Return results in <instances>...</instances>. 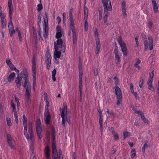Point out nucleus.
<instances>
[{
    "label": "nucleus",
    "mask_w": 159,
    "mask_h": 159,
    "mask_svg": "<svg viewBox=\"0 0 159 159\" xmlns=\"http://www.w3.org/2000/svg\"><path fill=\"white\" fill-rule=\"evenodd\" d=\"M153 80H149L148 81L147 84L148 86V89L152 91L154 90V88L152 86V82Z\"/></svg>",
    "instance_id": "b1692460"
},
{
    "label": "nucleus",
    "mask_w": 159,
    "mask_h": 159,
    "mask_svg": "<svg viewBox=\"0 0 159 159\" xmlns=\"http://www.w3.org/2000/svg\"><path fill=\"white\" fill-rule=\"evenodd\" d=\"M6 62L7 64L9 66H10V65H12V62H11L10 59H7L6 61Z\"/></svg>",
    "instance_id": "13d9d810"
},
{
    "label": "nucleus",
    "mask_w": 159,
    "mask_h": 159,
    "mask_svg": "<svg viewBox=\"0 0 159 159\" xmlns=\"http://www.w3.org/2000/svg\"><path fill=\"white\" fill-rule=\"evenodd\" d=\"M7 142L8 146L11 149H15V146L13 144L12 139L10 134H7Z\"/></svg>",
    "instance_id": "9b49d317"
},
{
    "label": "nucleus",
    "mask_w": 159,
    "mask_h": 159,
    "mask_svg": "<svg viewBox=\"0 0 159 159\" xmlns=\"http://www.w3.org/2000/svg\"><path fill=\"white\" fill-rule=\"evenodd\" d=\"M148 147V145L147 143H146L144 144L142 148V151L143 152H145V149Z\"/></svg>",
    "instance_id": "6e6d98bb"
},
{
    "label": "nucleus",
    "mask_w": 159,
    "mask_h": 159,
    "mask_svg": "<svg viewBox=\"0 0 159 159\" xmlns=\"http://www.w3.org/2000/svg\"><path fill=\"white\" fill-rule=\"evenodd\" d=\"M122 11L125 10H126L127 7L126 5V2L124 1H122L121 2V7Z\"/></svg>",
    "instance_id": "473e14b6"
},
{
    "label": "nucleus",
    "mask_w": 159,
    "mask_h": 159,
    "mask_svg": "<svg viewBox=\"0 0 159 159\" xmlns=\"http://www.w3.org/2000/svg\"><path fill=\"white\" fill-rule=\"evenodd\" d=\"M120 47L121 48V51L125 56H127L128 55L126 46L125 43L123 41L122 37L120 36L117 40Z\"/></svg>",
    "instance_id": "20e7f679"
},
{
    "label": "nucleus",
    "mask_w": 159,
    "mask_h": 159,
    "mask_svg": "<svg viewBox=\"0 0 159 159\" xmlns=\"http://www.w3.org/2000/svg\"><path fill=\"white\" fill-rule=\"evenodd\" d=\"M28 82L27 83L25 87H23L25 89V96L29 100L30 96V93L31 92V86L29 79H28Z\"/></svg>",
    "instance_id": "9d476101"
},
{
    "label": "nucleus",
    "mask_w": 159,
    "mask_h": 159,
    "mask_svg": "<svg viewBox=\"0 0 159 159\" xmlns=\"http://www.w3.org/2000/svg\"><path fill=\"white\" fill-rule=\"evenodd\" d=\"M6 121L7 125L10 126H11L12 124L11 121V118H10L7 117L6 118Z\"/></svg>",
    "instance_id": "58836bf2"
},
{
    "label": "nucleus",
    "mask_w": 159,
    "mask_h": 159,
    "mask_svg": "<svg viewBox=\"0 0 159 159\" xmlns=\"http://www.w3.org/2000/svg\"><path fill=\"white\" fill-rule=\"evenodd\" d=\"M66 116V115H63V114H62V115H61V117L62 118V121H61V124L63 126H65V121H66L65 120V117Z\"/></svg>",
    "instance_id": "c9c22d12"
},
{
    "label": "nucleus",
    "mask_w": 159,
    "mask_h": 159,
    "mask_svg": "<svg viewBox=\"0 0 159 159\" xmlns=\"http://www.w3.org/2000/svg\"><path fill=\"white\" fill-rule=\"evenodd\" d=\"M9 18H10V22L9 23L8 25V27L9 29L13 28V26L12 24V17L11 16V18L9 16Z\"/></svg>",
    "instance_id": "a19ab883"
},
{
    "label": "nucleus",
    "mask_w": 159,
    "mask_h": 159,
    "mask_svg": "<svg viewBox=\"0 0 159 159\" xmlns=\"http://www.w3.org/2000/svg\"><path fill=\"white\" fill-rule=\"evenodd\" d=\"M24 127V134L26 138L28 140H29L30 138L29 136L27 133V124H23Z\"/></svg>",
    "instance_id": "412c9836"
},
{
    "label": "nucleus",
    "mask_w": 159,
    "mask_h": 159,
    "mask_svg": "<svg viewBox=\"0 0 159 159\" xmlns=\"http://www.w3.org/2000/svg\"><path fill=\"white\" fill-rule=\"evenodd\" d=\"M142 36L143 38V41L144 42V45L146 48H147L148 47V45L149 46V49L151 50L153 49V39L151 36H149L148 37V41L147 40L146 36L144 33L142 34Z\"/></svg>",
    "instance_id": "f03ea898"
},
{
    "label": "nucleus",
    "mask_w": 159,
    "mask_h": 159,
    "mask_svg": "<svg viewBox=\"0 0 159 159\" xmlns=\"http://www.w3.org/2000/svg\"><path fill=\"white\" fill-rule=\"evenodd\" d=\"M113 135L114 136V139L116 141L119 139V136L116 133L113 134Z\"/></svg>",
    "instance_id": "3c124183"
},
{
    "label": "nucleus",
    "mask_w": 159,
    "mask_h": 159,
    "mask_svg": "<svg viewBox=\"0 0 159 159\" xmlns=\"http://www.w3.org/2000/svg\"><path fill=\"white\" fill-rule=\"evenodd\" d=\"M82 98V92H80V95L79 97V100L80 102H81Z\"/></svg>",
    "instance_id": "680f3d73"
},
{
    "label": "nucleus",
    "mask_w": 159,
    "mask_h": 159,
    "mask_svg": "<svg viewBox=\"0 0 159 159\" xmlns=\"http://www.w3.org/2000/svg\"><path fill=\"white\" fill-rule=\"evenodd\" d=\"M32 69H36V64L35 58L34 57H33L32 58Z\"/></svg>",
    "instance_id": "72a5a7b5"
},
{
    "label": "nucleus",
    "mask_w": 159,
    "mask_h": 159,
    "mask_svg": "<svg viewBox=\"0 0 159 159\" xmlns=\"http://www.w3.org/2000/svg\"><path fill=\"white\" fill-rule=\"evenodd\" d=\"M94 34L95 36L96 37L95 41L96 42L100 43V41L99 40V33L98 32L97 29H96L95 30L94 32Z\"/></svg>",
    "instance_id": "bb28decb"
},
{
    "label": "nucleus",
    "mask_w": 159,
    "mask_h": 159,
    "mask_svg": "<svg viewBox=\"0 0 159 159\" xmlns=\"http://www.w3.org/2000/svg\"><path fill=\"white\" fill-rule=\"evenodd\" d=\"M115 58L117 60L118 62H120V57L118 54L115 55Z\"/></svg>",
    "instance_id": "8fccbe9b"
},
{
    "label": "nucleus",
    "mask_w": 159,
    "mask_h": 159,
    "mask_svg": "<svg viewBox=\"0 0 159 159\" xmlns=\"http://www.w3.org/2000/svg\"><path fill=\"white\" fill-rule=\"evenodd\" d=\"M53 155V159H59L57 153H52Z\"/></svg>",
    "instance_id": "09e8293b"
},
{
    "label": "nucleus",
    "mask_w": 159,
    "mask_h": 159,
    "mask_svg": "<svg viewBox=\"0 0 159 159\" xmlns=\"http://www.w3.org/2000/svg\"><path fill=\"white\" fill-rule=\"evenodd\" d=\"M143 84V80H140V88H141Z\"/></svg>",
    "instance_id": "338daca9"
},
{
    "label": "nucleus",
    "mask_w": 159,
    "mask_h": 159,
    "mask_svg": "<svg viewBox=\"0 0 159 159\" xmlns=\"http://www.w3.org/2000/svg\"><path fill=\"white\" fill-rule=\"evenodd\" d=\"M152 3L153 11L155 13H157L158 11L157 4L155 0H152Z\"/></svg>",
    "instance_id": "a211bd4d"
},
{
    "label": "nucleus",
    "mask_w": 159,
    "mask_h": 159,
    "mask_svg": "<svg viewBox=\"0 0 159 159\" xmlns=\"http://www.w3.org/2000/svg\"><path fill=\"white\" fill-rule=\"evenodd\" d=\"M79 74H82V67L81 63H79Z\"/></svg>",
    "instance_id": "79ce46f5"
},
{
    "label": "nucleus",
    "mask_w": 159,
    "mask_h": 159,
    "mask_svg": "<svg viewBox=\"0 0 159 159\" xmlns=\"http://www.w3.org/2000/svg\"><path fill=\"white\" fill-rule=\"evenodd\" d=\"M43 9V6L41 4H39L38 5V11H40Z\"/></svg>",
    "instance_id": "052dcab7"
},
{
    "label": "nucleus",
    "mask_w": 159,
    "mask_h": 159,
    "mask_svg": "<svg viewBox=\"0 0 159 159\" xmlns=\"http://www.w3.org/2000/svg\"><path fill=\"white\" fill-rule=\"evenodd\" d=\"M99 113V116H100L99 119V124L100 125V129L102 132L103 130V128H102V121H103V118L102 116L101 115L102 114L101 111H98Z\"/></svg>",
    "instance_id": "aec40b11"
},
{
    "label": "nucleus",
    "mask_w": 159,
    "mask_h": 159,
    "mask_svg": "<svg viewBox=\"0 0 159 159\" xmlns=\"http://www.w3.org/2000/svg\"><path fill=\"white\" fill-rule=\"evenodd\" d=\"M28 132L30 135L29 139L32 140L34 138V134L33 132L32 127L31 126L29 127Z\"/></svg>",
    "instance_id": "a878e982"
},
{
    "label": "nucleus",
    "mask_w": 159,
    "mask_h": 159,
    "mask_svg": "<svg viewBox=\"0 0 159 159\" xmlns=\"http://www.w3.org/2000/svg\"><path fill=\"white\" fill-rule=\"evenodd\" d=\"M130 89L131 92H133L134 91V85H133V84L132 83H131L130 84Z\"/></svg>",
    "instance_id": "bf43d9fd"
},
{
    "label": "nucleus",
    "mask_w": 159,
    "mask_h": 159,
    "mask_svg": "<svg viewBox=\"0 0 159 159\" xmlns=\"http://www.w3.org/2000/svg\"><path fill=\"white\" fill-rule=\"evenodd\" d=\"M5 16H2L1 17V20L2 23V28L4 29L6 28L7 22L6 19H5Z\"/></svg>",
    "instance_id": "393cba45"
},
{
    "label": "nucleus",
    "mask_w": 159,
    "mask_h": 159,
    "mask_svg": "<svg viewBox=\"0 0 159 159\" xmlns=\"http://www.w3.org/2000/svg\"><path fill=\"white\" fill-rule=\"evenodd\" d=\"M102 2L103 4L105 11H107L108 10L107 6H108L109 2V6H112L111 4L110 0H102Z\"/></svg>",
    "instance_id": "f3484780"
},
{
    "label": "nucleus",
    "mask_w": 159,
    "mask_h": 159,
    "mask_svg": "<svg viewBox=\"0 0 159 159\" xmlns=\"http://www.w3.org/2000/svg\"><path fill=\"white\" fill-rule=\"evenodd\" d=\"M85 20L84 22V29L86 31H87V30L88 29V23L87 21V18H84Z\"/></svg>",
    "instance_id": "ea45409f"
},
{
    "label": "nucleus",
    "mask_w": 159,
    "mask_h": 159,
    "mask_svg": "<svg viewBox=\"0 0 159 159\" xmlns=\"http://www.w3.org/2000/svg\"><path fill=\"white\" fill-rule=\"evenodd\" d=\"M44 100L45 101V102L46 103V105L47 106V108L46 109H47V108L48 109V107H49V103L48 102V101L47 99V97H46L44 98Z\"/></svg>",
    "instance_id": "603ef678"
},
{
    "label": "nucleus",
    "mask_w": 159,
    "mask_h": 159,
    "mask_svg": "<svg viewBox=\"0 0 159 159\" xmlns=\"http://www.w3.org/2000/svg\"><path fill=\"white\" fill-rule=\"evenodd\" d=\"M99 20H100L102 19V12L101 11H99Z\"/></svg>",
    "instance_id": "774afa93"
},
{
    "label": "nucleus",
    "mask_w": 159,
    "mask_h": 159,
    "mask_svg": "<svg viewBox=\"0 0 159 159\" xmlns=\"http://www.w3.org/2000/svg\"><path fill=\"white\" fill-rule=\"evenodd\" d=\"M72 33V37L73 42L76 41V34L75 31V25L69 26Z\"/></svg>",
    "instance_id": "f8f14e48"
},
{
    "label": "nucleus",
    "mask_w": 159,
    "mask_h": 159,
    "mask_svg": "<svg viewBox=\"0 0 159 159\" xmlns=\"http://www.w3.org/2000/svg\"><path fill=\"white\" fill-rule=\"evenodd\" d=\"M136 155L135 149H133L131 152V157L132 158H134Z\"/></svg>",
    "instance_id": "4c0bfd02"
},
{
    "label": "nucleus",
    "mask_w": 159,
    "mask_h": 159,
    "mask_svg": "<svg viewBox=\"0 0 159 159\" xmlns=\"http://www.w3.org/2000/svg\"><path fill=\"white\" fill-rule=\"evenodd\" d=\"M36 130L37 135L39 139L42 137V129L41 126V122L39 119H38L36 121Z\"/></svg>",
    "instance_id": "39448f33"
},
{
    "label": "nucleus",
    "mask_w": 159,
    "mask_h": 159,
    "mask_svg": "<svg viewBox=\"0 0 159 159\" xmlns=\"http://www.w3.org/2000/svg\"><path fill=\"white\" fill-rule=\"evenodd\" d=\"M111 132L112 133V134H115L116 133L115 132V129L114 127H111Z\"/></svg>",
    "instance_id": "69168bd1"
},
{
    "label": "nucleus",
    "mask_w": 159,
    "mask_h": 159,
    "mask_svg": "<svg viewBox=\"0 0 159 159\" xmlns=\"http://www.w3.org/2000/svg\"><path fill=\"white\" fill-rule=\"evenodd\" d=\"M62 35V34L61 32H57L56 34V37L57 39H60Z\"/></svg>",
    "instance_id": "49530a36"
},
{
    "label": "nucleus",
    "mask_w": 159,
    "mask_h": 159,
    "mask_svg": "<svg viewBox=\"0 0 159 159\" xmlns=\"http://www.w3.org/2000/svg\"><path fill=\"white\" fill-rule=\"evenodd\" d=\"M9 33L10 34V36L11 37L13 35V34L15 33V30L14 28L9 29Z\"/></svg>",
    "instance_id": "c03bdc74"
},
{
    "label": "nucleus",
    "mask_w": 159,
    "mask_h": 159,
    "mask_svg": "<svg viewBox=\"0 0 159 159\" xmlns=\"http://www.w3.org/2000/svg\"><path fill=\"white\" fill-rule=\"evenodd\" d=\"M130 133L128 132H124L123 133V135L124 136V139H125L129 135Z\"/></svg>",
    "instance_id": "de8ad7c7"
},
{
    "label": "nucleus",
    "mask_w": 159,
    "mask_h": 159,
    "mask_svg": "<svg viewBox=\"0 0 159 159\" xmlns=\"http://www.w3.org/2000/svg\"><path fill=\"white\" fill-rule=\"evenodd\" d=\"M122 15L124 18H126L127 17V14L126 13V10L122 11Z\"/></svg>",
    "instance_id": "864d4df0"
},
{
    "label": "nucleus",
    "mask_w": 159,
    "mask_h": 159,
    "mask_svg": "<svg viewBox=\"0 0 159 159\" xmlns=\"http://www.w3.org/2000/svg\"><path fill=\"white\" fill-rule=\"evenodd\" d=\"M13 67L11 68L12 70H14L17 74V77L15 79V83L16 87L20 89L21 84L23 87H25L27 82H28L29 76L27 70L25 68L22 69V70L20 73L19 70L16 69L13 66Z\"/></svg>",
    "instance_id": "f257e3e1"
},
{
    "label": "nucleus",
    "mask_w": 159,
    "mask_h": 159,
    "mask_svg": "<svg viewBox=\"0 0 159 159\" xmlns=\"http://www.w3.org/2000/svg\"><path fill=\"white\" fill-rule=\"evenodd\" d=\"M12 0H8V8L9 10V15L11 19V13L13 11L14 8L12 6Z\"/></svg>",
    "instance_id": "4468645a"
},
{
    "label": "nucleus",
    "mask_w": 159,
    "mask_h": 159,
    "mask_svg": "<svg viewBox=\"0 0 159 159\" xmlns=\"http://www.w3.org/2000/svg\"><path fill=\"white\" fill-rule=\"evenodd\" d=\"M140 116L142 120L143 121L144 123L148 124L149 123V121L145 117L143 113L142 112L140 111Z\"/></svg>",
    "instance_id": "4be33fe9"
},
{
    "label": "nucleus",
    "mask_w": 159,
    "mask_h": 159,
    "mask_svg": "<svg viewBox=\"0 0 159 159\" xmlns=\"http://www.w3.org/2000/svg\"><path fill=\"white\" fill-rule=\"evenodd\" d=\"M138 107L137 106H133L132 110L135 114H139V111L138 110Z\"/></svg>",
    "instance_id": "f704fd0d"
},
{
    "label": "nucleus",
    "mask_w": 159,
    "mask_h": 159,
    "mask_svg": "<svg viewBox=\"0 0 159 159\" xmlns=\"http://www.w3.org/2000/svg\"><path fill=\"white\" fill-rule=\"evenodd\" d=\"M115 93L116 96L117 101L116 104L119 105L122 102V96L120 89L117 85H115L114 87Z\"/></svg>",
    "instance_id": "7ed1b4c3"
},
{
    "label": "nucleus",
    "mask_w": 159,
    "mask_h": 159,
    "mask_svg": "<svg viewBox=\"0 0 159 159\" xmlns=\"http://www.w3.org/2000/svg\"><path fill=\"white\" fill-rule=\"evenodd\" d=\"M15 100L16 102L17 103V107L19 109L20 106V103L19 101V99L17 97H16Z\"/></svg>",
    "instance_id": "a18cd8bd"
},
{
    "label": "nucleus",
    "mask_w": 159,
    "mask_h": 159,
    "mask_svg": "<svg viewBox=\"0 0 159 159\" xmlns=\"http://www.w3.org/2000/svg\"><path fill=\"white\" fill-rule=\"evenodd\" d=\"M84 18H87L88 16V9L85 6H84Z\"/></svg>",
    "instance_id": "c85d7f7f"
},
{
    "label": "nucleus",
    "mask_w": 159,
    "mask_h": 159,
    "mask_svg": "<svg viewBox=\"0 0 159 159\" xmlns=\"http://www.w3.org/2000/svg\"><path fill=\"white\" fill-rule=\"evenodd\" d=\"M112 6H107V8L108 9V10L107 11H105L104 10V13H105V15L103 17V19L104 20V23L106 25H107L108 26L109 25V23L107 22V17L109 15V13L108 12V11H111L112 10Z\"/></svg>",
    "instance_id": "1a4fd4ad"
},
{
    "label": "nucleus",
    "mask_w": 159,
    "mask_h": 159,
    "mask_svg": "<svg viewBox=\"0 0 159 159\" xmlns=\"http://www.w3.org/2000/svg\"><path fill=\"white\" fill-rule=\"evenodd\" d=\"M69 26L75 25V23L73 17L72 13L69 12Z\"/></svg>",
    "instance_id": "5701e85b"
},
{
    "label": "nucleus",
    "mask_w": 159,
    "mask_h": 159,
    "mask_svg": "<svg viewBox=\"0 0 159 159\" xmlns=\"http://www.w3.org/2000/svg\"><path fill=\"white\" fill-rule=\"evenodd\" d=\"M16 76V74L14 72H11L7 77V82L9 84L11 83L12 80Z\"/></svg>",
    "instance_id": "6ab92c4d"
},
{
    "label": "nucleus",
    "mask_w": 159,
    "mask_h": 159,
    "mask_svg": "<svg viewBox=\"0 0 159 159\" xmlns=\"http://www.w3.org/2000/svg\"><path fill=\"white\" fill-rule=\"evenodd\" d=\"M44 116L45 117V123L46 125H48L51 121V116L48 109H46V107H45Z\"/></svg>",
    "instance_id": "6e6552de"
},
{
    "label": "nucleus",
    "mask_w": 159,
    "mask_h": 159,
    "mask_svg": "<svg viewBox=\"0 0 159 159\" xmlns=\"http://www.w3.org/2000/svg\"><path fill=\"white\" fill-rule=\"evenodd\" d=\"M113 79L115 81V84L116 85H117L118 83V79L117 77L116 76H115L114 77Z\"/></svg>",
    "instance_id": "5fc2aeb1"
},
{
    "label": "nucleus",
    "mask_w": 159,
    "mask_h": 159,
    "mask_svg": "<svg viewBox=\"0 0 159 159\" xmlns=\"http://www.w3.org/2000/svg\"><path fill=\"white\" fill-rule=\"evenodd\" d=\"M18 37L19 38V39L20 40L21 42L22 40V38L21 35L20 34V32H19L18 34Z\"/></svg>",
    "instance_id": "0e129e2a"
},
{
    "label": "nucleus",
    "mask_w": 159,
    "mask_h": 159,
    "mask_svg": "<svg viewBox=\"0 0 159 159\" xmlns=\"http://www.w3.org/2000/svg\"><path fill=\"white\" fill-rule=\"evenodd\" d=\"M56 44H57L58 47L59 46L60 48H61V50L62 52H65V46L63 44V40L61 39H58L57 40V43H56Z\"/></svg>",
    "instance_id": "dca6fc26"
},
{
    "label": "nucleus",
    "mask_w": 159,
    "mask_h": 159,
    "mask_svg": "<svg viewBox=\"0 0 159 159\" xmlns=\"http://www.w3.org/2000/svg\"><path fill=\"white\" fill-rule=\"evenodd\" d=\"M52 142L55 141V130L54 128H52Z\"/></svg>",
    "instance_id": "2f4dec72"
},
{
    "label": "nucleus",
    "mask_w": 159,
    "mask_h": 159,
    "mask_svg": "<svg viewBox=\"0 0 159 159\" xmlns=\"http://www.w3.org/2000/svg\"><path fill=\"white\" fill-rule=\"evenodd\" d=\"M22 121L23 124H27L28 120L25 115H23Z\"/></svg>",
    "instance_id": "e433bc0d"
},
{
    "label": "nucleus",
    "mask_w": 159,
    "mask_h": 159,
    "mask_svg": "<svg viewBox=\"0 0 159 159\" xmlns=\"http://www.w3.org/2000/svg\"><path fill=\"white\" fill-rule=\"evenodd\" d=\"M54 57L55 59L56 58H60L61 54V52L60 51H58V47L57 44H56V42L54 43Z\"/></svg>",
    "instance_id": "2eb2a0df"
},
{
    "label": "nucleus",
    "mask_w": 159,
    "mask_h": 159,
    "mask_svg": "<svg viewBox=\"0 0 159 159\" xmlns=\"http://www.w3.org/2000/svg\"><path fill=\"white\" fill-rule=\"evenodd\" d=\"M56 72L57 70L56 69H54L52 72V78L54 82H55L56 80L55 76Z\"/></svg>",
    "instance_id": "c756f323"
},
{
    "label": "nucleus",
    "mask_w": 159,
    "mask_h": 159,
    "mask_svg": "<svg viewBox=\"0 0 159 159\" xmlns=\"http://www.w3.org/2000/svg\"><path fill=\"white\" fill-rule=\"evenodd\" d=\"M139 59H138L137 60V61L136 63H135L134 65L135 67H138V69H139Z\"/></svg>",
    "instance_id": "4d7b16f0"
},
{
    "label": "nucleus",
    "mask_w": 159,
    "mask_h": 159,
    "mask_svg": "<svg viewBox=\"0 0 159 159\" xmlns=\"http://www.w3.org/2000/svg\"><path fill=\"white\" fill-rule=\"evenodd\" d=\"M67 104L66 102H64L63 103L62 108L60 109V111L61 112V115L63 114V115L67 116Z\"/></svg>",
    "instance_id": "ddd939ff"
},
{
    "label": "nucleus",
    "mask_w": 159,
    "mask_h": 159,
    "mask_svg": "<svg viewBox=\"0 0 159 159\" xmlns=\"http://www.w3.org/2000/svg\"><path fill=\"white\" fill-rule=\"evenodd\" d=\"M154 70H153L152 72L150 73L149 80H153V77L154 75Z\"/></svg>",
    "instance_id": "37998d69"
},
{
    "label": "nucleus",
    "mask_w": 159,
    "mask_h": 159,
    "mask_svg": "<svg viewBox=\"0 0 159 159\" xmlns=\"http://www.w3.org/2000/svg\"><path fill=\"white\" fill-rule=\"evenodd\" d=\"M52 153L57 152L56 144L54 142H52Z\"/></svg>",
    "instance_id": "7c9ffc66"
},
{
    "label": "nucleus",
    "mask_w": 159,
    "mask_h": 159,
    "mask_svg": "<svg viewBox=\"0 0 159 159\" xmlns=\"http://www.w3.org/2000/svg\"><path fill=\"white\" fill-rule=\"evenodd\" d=\"M11 107L12 109L16 107L14 103V102L12 100L11 101Z\"/></svg>",
    "instance_id": "e2e57ef3"
},
{
    "label": "nucleus",
    "mask_w": 159,
    "mask_h": 159,
    "mask_svg": "<svg viewBox=\"0 0 159 159\" xmlns=\"http://www.w3.org/2000/svg\"><path fill=\"white\" fill-rule=\"evenodd\" d=\"M46 16L43 17L44 24V31L45 34H44V37L45 38H47L48 34V20L46 13H45Z\"/></svg>",
    "instance_id": "423d86ee"
},
{
    "label": "nucleus",
    "mask_w": 159,
    "mask_h": 159,
    "mask_svg": "<svg viewBox=\"0 0 159 159\" xmlns=\"http://www.w3.org/2000/svg\"><path fill=\"white\" fill-rule=\"evenodd\" d=\"M96 44V48L95 51V53L96 54H98L99 53L100 51V49L101 47L100 43L97 42Z\"/></svg>",
    "instance_id": "cd10ccee"
},
{
    "label": "nucleus",
    "mask_w": 159,
    "mask_h": 159,
    "mask_svg": "<svg viewBox=\"0 0 159 159\" xmlns=\"http://www.w3.org/2000/svg\"><path fill=\"white\" fill-rule=\"evenodd\" d=\"M46 59L45 62L46 63V68L49 70L50 69V66L51 64V59L52 57L51 55L48 52H47L45 54Z\"/></svg>",
    "instance_id": "0eeeda50"
}]
</instances>
